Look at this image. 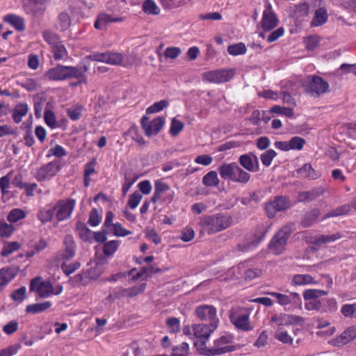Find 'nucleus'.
<instances>
[{
    "mask_svg": "<svg viewBox=\"0 0 356 356\" xmlns=\"http://www.w3.org/2000/svg\"><path fill=\"white\" fill-rule=\"evenodd\" d=\"M232 224V218L222 213L204 216L199 225L202 233L209 235L216 234L228 228Z\"/></svg>",
    "mask_w": 356,
    "mask_h": 356,
    "instance_id": "nucleus-1",
    "label": "nucleus"
},
{
    "mask_svg": "<svg viewBox=\"0 0 356 356\" xmlns=\"http://www.w3.org/2000/svg\"><path fill=\"white\" fill-rule=\"evenodd\" d=\"M234 337L229 333H224L213 341L211 347L200 344L202 355L206 356H216L232 352L236 350L233 345Z\"/></svg>",
    "mask_w": 356,
    "mask_h": 356,
    "instance_id": "nucleus-2",
    "label": "nucleus"
},
{
    "mask_svg": "<svg viewBox=\"0 0 356 356\" xmlns=\"http://www.w3.org/2000/svg\"><path fill=\"white\" fill-rule=\"evenodd\" d=\"M30 289L41 298H49L62 293L63 286L58 284L54 286L50 282L44 281L41 277H35L30 283Z\"/></svg>",
    "mask_w": 356,
    "mask_h": 356,
    "instance_id": "nucleus-3",
    "label": "nucleus"
},
{
    "mask_svg": "<svg viewBox=\"0 0 356 356\" xmlns=\"http://www.w3.org/2000/svg\"><path fill=\"white\" fill-rule=\"evenodd\" d=\"M216 321L209 324L198 323L193 325V337L195 339L194 346L197 351L202 355L201 346H206L211 334L217 329Z\"/></svg>",
    "mask_w": 356,
    "mask_h": 356,
    "instance_id": "nucleus-4",
    "label": "nucleus"
},
{
    "mask_svg": "<svg viewBox=\"0 0 356 356\" xmlns=\"http://www.w3.org/2000/svg\"><path fill=\"white\" fill-rule=\"evenodd\" d=\"M267 294L274 297L276 302L285 310L292 311L302 307V299L299 293L291 292L284 294L278 292H268Z\"/></svg>",
    "mask_w": 356,
    "mask_h": 356,
    "instance_id": "nucleus-5",
    "label": "nucleus"
},
{
    "mask_svg": "<svg viewBox=\"0 0 356 356\" xmlns=\"http://www.w3.org/2000/svg\"><path fill=\"white\" fill-rule=\"evenodd\" d=\"M80 76L79 72L73 66L58 65L49 69L45 74L47 79L53 81H61L65 79H74V76Z\"/></svg>",
    "mask_w": 356,
    "mask_h": 356,
    "instance_id": "nucleus-6",
    "label": "nucleus"
},
{
    "mask_svg": "<svg viewBox=\"0 0 356 356\" xmlns=\"http://www.w3.org/2000/svg\"><path fill=\"white\" fill-rule=\"evenodd\" d=\"M251 309L238 307L233 309L229 318L232 323L238 329L243 331H250L253 329L250 322Z\"/></svg>",
    "mask_w": 356,
    "mask_h": 356,
    "instance_id": "nucleus-7",
    "label": "nucleus"
},
{
    "mask_svg": "<svg viewBox=\"0 0 356 356\" xmlns=\"http://www.w3.org/2000/svg\"><path fill=\"white\" fill-rule=\"evenodd\" d=\"M175 192L172 191L168 184L162 180L154 182V192L152 197L154 203L161 201L163 203H170L173 201Z\"/></svg>",
    "mask_w": 356,
    "mask_h": 356,
    "instance_id": "nucleus-8",
    "label": "nucleus"
},
{
    "mask_svg": "<svg viewBox=\"0 0 356 356\" xmlns=\"http://www.w3.org/2000/svg\"><path fill=\"white\" fill-rule=\"evenodd\" d=\"M291 233V228L289 226H285L280 229L268 245L270 251L274 254H281L285 249Z\"/></svg>",
    "mask_w": 356,
    "mask_h": 356,
    "instance_id": "nucleus-9",
    "label": "nucleus"
},
{
    "mask_svg": "<svg viewBox=\"0 0 356 356\" xmlns=\"http://www.w3.org/2000/svg\"><path fill=\"white\" fill-rule=\"evenodd\" d=\"M141 125L147 137L157 135L165 123V118L159 116L152 120L144 115L141 118Z\"/></svg>",
    "mask_w": 356,
    "mask_h": 356,
    "instance_id": "nucleus-10",
    "label": "nucleus"
},
{
    "mask_svg": "<svg viewBox=\"0 0 356 356\" xmlns=\"http://www.w3.org/2000/svg\"><path fill=\"white\" fill-rule=\"evenodd\" d=\"M76 201L73 199L62 200L54 207L55 218L58 221H63L70 218L75 207Z\"/></svg>",
    "mask_w": 356,
    "mask_h": 356,
    "instance_id": "nucleus-11",
    "label": "nucleus"
},
{
    "mask_svg": "<svg viewBox=\"0 0 356 356\" xmlns=\"http://www.w3.org/2000/svg\"><path fill=\"white\" fill-rule=\"evenodd\" d=\"M233 70L220 69L206 72L203 74L204 80L213 83H221L229 81L234 76Z\"/></svg>",
    "mask_w": 356,
    "mask_h": 356,
    "instance_id": "nucleus-12",
    "label": "nucleus"
},
{
    "mask_svg": "<svg viewBox=\"0 0 356 356\" xmlns=\"http://www.w3.org/2000/svg\"><path fill=\"white\" fill-rule=\"evenodd\" d=\"M278 19L273 10L270 3L265 1V10L263 12L262 19L261 21V29L266 31H270L277 26Z\"/></svg>",
    "mask_w": 356,
    "mask_h": 356,
    "instance_id": "nucleus-13",
    "label": "nucleus"
},
{
    "mask_svg": "<svg viewBox=\"0 0 356 356\" xmlns=\"http://www.w3.org/2000/svg\"><path fill=\"white\" fill-rule=\"evenodd\" d=\"M290 202L285 197H276L266 205V211L269 218H273L277 212L289 208Z\"/></svg>",
    "mask_w": 356,
    "mask_h": 356,
    "instance_id": "nucleus-14",
    "label": "nucleus"
},
{
    "mask_svg": "<svg viewBox=\"0 0 356 356\" xmlns=\"http://www.w3.org/2000/svg\"><path fill=\"white\" fill-rule=\"evenodd\" d=\"M216 312V309L213 306L208 305H200L195 309V315L200 320L210 323L216 321L218 325L219 319L217 318Z\"/></svg>",
    "mask_w": 356,
    "mask_h": 356,
    "instance_id": "nucleus-15",
    "label": "nucleus"
},
{
    "mask_svg": "<svg viewBox=\"0 0 356 356\" xmlns=\"http://www.w3.org/2000/svg\"><path fill=\"white\" fill-rule=\"evenodd\" d=\"M90 59H86V57L81 63L79 67H75L76 69L79 72L80 76H74V80H72L70 82V86L73 88H86L87 87V77L85 74L89 70Z\"/></svg>",
    "mask_w": 356,
    "mask_h": 356,
    "instance_id": "nucleus-16",
    "label": "nucleus"
},
{
    "mask_svg": "<svg viewBox=\"0 0 356 356\" xmlns=\"http://www.w3.org/2000/svg\"><path fill=\"white\" fill-rule=\"evenodd\" d=\"M60 165L58 161L49 162L42 166L37 172L36 178L39 181L49 179L55 176L60 170Z\"/></svg>",
    "mask_w": 356,
    "mask_h": 356,
    "instance_id": "nucleus-17",
    "label": "nucleus"
},
{
    "mask_svg": "<svg viewBox=\"0 0 356 356\" xmlns=\"http://www.w3.org/2000/svg\"><path fill=\"white\" fill-rule=\"evenodd\" d=\"M270 322L275 323L276 325L280 327L283 325L302 324L304 322V318L299 316L280 314L273 315L270 318Z\"/></svg>",
    "mask_w": 356,
    "mask_h": 356,
    "instance_id": "nucleus-18",
    "label": "nucleus"
},
{
    "mask_svg": "<svg viewBox=\"0 0 356 356\" xmlns=\"http://www.w3.org/2000/svg\"><path fill=\"white\" fill-rule=\"evenodd\" d=\"M240 164L248 171L256 172L259 170L258 157L253 154H243L239 157Z\"/></svg>",
    "mask_w": 356,
    "mask_h": 356,
    "instance_id": "nucleus-19",
    "label": "nucleus"
},
{
    "mask_svg": "<svg viewBox=\"0 0 356 356\" xmlns=\"http://www.w3.org/2000/svg\"><path fill=\"white\" fill-rule=\"evenodd\" d=\"M355 338L356 327L350 326L334 339L333 344L338 346H343L353 341Z\"/></svg>",
    "mask_w": 356,
    "mask_h": 356,
    "instance_id": "nucleus-20",
    "label": "nucleus"
},
{
    "mask_svg": "<svg viewBox=\"0 0 356 356\" xmlns=\"http://www.w3.org/2000/svg\"><path fill=\"white\" fill-rule=\"evenodd\" d=\"M317 283L318 281L309 274H296L291 277V284L294 286L314 285Z\"/></svg>",
    "mask_w": 356,
    "mask_h": 356,
    "instance_id": "nucleus-21",
    "label": "nucleus"
},
{
    "mask_svg": "<svg viewBox=\"0 0 356 356\" xmlns=\"http://www.w3.org/2000/svg\"><path fill=\"white\" fill-rule=\"evenodd\" d=\"M123 20V17H113L108 14L101 13L98 15L97 19L95 22L94 26L97 29L104 30L106 29L108 24L111 22H120Z\"/></svg>",
    "mask_w": 356,
    "mask_h": 356,
    "instance_id": "nucleus-22",
    "label": "nucleus"
},
{
    "mask_svg": "<svg viewBox=\"0 0 356 356\" xmlns=\"http://www.w3.org/2000/svg\"><path fill=\"white\" fill-rule=\"evenodd\" d=\"M238 165L236 163H224L218 168L219 174L222 179L233 181L236 175L235 172Z\"/></svg>",
    "mask_w": 356,
    "mask_h": 356,
    "instance_id": "nucleus-23",
    "label": "nucleus"
},
{
    "mask_svg": "<svg viewBox=\"0 0 356 356\" xmlns=\"http://www.w3.org/2000/svg\"><path fill=\"white\" fill-rule=\"evenodd\" d=\"M145 288L146 284L142 283L138 286H135L131 288L120 289L117 293V297H134L143 293L145 291Z\"/></svg>",
    "mask_w": 356,
    "mask_h": 356,
    "instance_id": "nucleus-24",
    "label": "nucleus"
},
{
    "mask_svg": "<svg viewBox=\"0 0 356 356\" xmlns=\"http://www.w3.org/2000/svg\"><path fill=\"white\" fill-rule=\"evenodd\" d=\"M342 237L339 232L334 233L331 235H319L314 238L313 244L318 248L324 244L333 243Z\"/></svg>",
    "mask_w": 356,
    "mask_h": 356,
    "instance_id": "nucleus-25",
    "label": "nucleus"
},
{
    "mask_svg": "<svg viewBox=\"0 0 356 356\" xmlns=\"http://www.w3.org/2000/svg\"><path fill=\"white\" fill-rule=\"evenodd\" d=\"M328 19L327 10L325 8H319L316 10L314 18L311 21V26L314 27L324 24Z\"/></svg>",
    "mask_w": 356,
    "mask_h": 356,
    "instance_id": "nucleus-26",
    "label": "nucleus"
},
{
    "mask_svg": "<svg viewBox=\"0 0 356 356\" xmlns=\"http://www.w3.org/2000/svg\"><path fill=\"white\" fill-rule=\"evenodd\" d=\"M63 245V257L67 259L74 257L75 255V243L71 235H67L65 237Z\"/></svg>",
    "mask_w": 356,
    "mask_h": 356,
    "instance_id": "nucleus-27",
    "label": "nucleus"
},
{
    "mask_svg": "<svg viewBox=\"0 0 356 356\" xmlns=\"http://www.w3.org/2000/svg\"><path fill=\"white\" fill-rule=\"evenodd\" d=\"M15 276L14 270L10 268H3L0 269V293L3 291Z\"/></svg>",
    "mask_w": 356,
    "mask_h": 356,
    "instance_id": "nucleus-28",
    "label": "nucleus"
},
{
    "mask_svg": "<svg viewBox=\"0 0 356 356\" xmlns=\"http://www.w3.org/2000/svg\"><path fill=\"white\" fill-rule=\"evenodd\" d=\"M307 83L310 89H327L329 88V84L325 81L316 75L308 76Z\"/></svg>",
    "mask_w": 356,
    "mask_h": 356,
    "instance_id": "nucleus-29",
    "label": "nucleus"
},
{
    "mask_svg": "<svg viewBox=\"0 0 356 356\" xmlns=\"http://www.w3.org/2000/svg\"><path fill=\"white\" fill-rule=\"evenodd\" d=\"M76 232L83 241L90 243H92L93 232L84 223L78 222L76 224Z\"/></svg>",
    "mask_w": 356,
    "mask_h": 356,
    "instance_id": "nucleus-30",
    "label": "nucleus"
},
{
    "mask_svg": "<svg viewBox=\"0 0 356 356\" xmlns=\"http://www.w3.org/2000/svg\"><path fill=\"white\" fill-rule=\"evenodd\" d=\"M274 338L286 345H292L293 338L282 327L277 328L274 333Z\"/></svg>",
    "mask_w": 356,
    "mask_h": 356,
    "instance_id": "nucleus-31",
    "label": "nucleus"
},
{
    "mask_svg": "<svg viewBox=\"0 0 356 356\" xmlns=\"http://www.w3.org/2000/svg\"><path fill=\"white\" fill-rule=\"evenodd\" d=\"M298 174L301 177L309 178L311 179H316L320 177V174L309 163L305 164L301 168H300L298 170Z\"/></svg>",
    "mask_w": 356,
    "mask_h": 356,
    "instance_id": "nucleus-32",
    "label": "nucleus"
},
{
    "mask_svg": "<svg viewBox=\"0 0 356 356\" xmlns=\"http://www.w3.org/2000/svg\"><path fill=\"white\" fill-rule=\"evenodd\" d=\"M54 58L56 60H66L68 58V52L60 41L58 44L51 47Z\"/></svg>",
    "mask_w": 356,
    "mask_h": 356,
    "instance_id": "nucleus-33",
    "label": "nucleus"
},
{
    "mask_svg": "<svg viewBox=\"0 0 356 356\" xmlns=\"http://www.w3.org/2000/svg\"><path fill=\"white\" fill-rule=\"evenodd\" d=\"M27 247L30 250H26V257H31L36 253L44 249L46 247V243L42 240L32 241L27 245Z\"/></svg>",
    "mask_w": 356,
    "mask_h": 356,
    "instance_id": "nucleus-34",
    "label": "nucleus"
},
{
    "mask_svg": "<svg viewBox=\"0 0 356 356\" xmlns=\"http://www.w3.org/2000/svg\"><path fill=\"white\" fill-rule=\"evenodd\" d=\"M51 305L52 303L50 301H44L40 303H35L26 306V312L30 314L41 313L48 309L49 307H51Z\"/></svg>",
    "mask_w": 356,
    "mask_h": 356,
    "instance_id": "nucleus-35",
    "label": "nucleus"
},
{
    "mask_svg": "<svg viewBox=\"0 0 356 356\" xmlns=\"http://www.w3.org/2000/svg\"><path fill=\"white\" fill-rule=\"evenodd\" d=\"M251 115L248 118V120L251 122L252 124L258 125L260 122V112L258 110L252 109V108L249 105H246L245 106L240 108V112L245 115L249 112H251Z\"/></svg>",
    "mask_w": 356,
    "mask_h": 356,
    "instance_id": "nucleus-36",
    "label": "nucleus"
},
{
    "mask_svg": "<svg viewBox=\"0 0 356 356\" xmlns=\"http://www.w3.org/2000/svg\"><path fill=\"white\" fill-rule=\"evenodd\" d=\"M3 22L10 24L16 30H22V19L15 14H8L3 16Z\"/></svg>",
    "mask_w": 356,
    "mask_h": 356,
    "instance_id": "nucleus-37",
    "label": "nucleus"
},
{
    "mask_svg": "<svg viewBox=\"0 0 356 356\" xmlns=\"http://www.w3.org/2000/svg\"><path fill=\"white\" fill-rule=\"evenodd\" d=\"M96 160L93 159L90 162L88 163L85 165L84 169V186L88 187L90 183V176L95 175L96 173L95 165H96Z\"/></svg>",
    "mask_w": 356,
    "mask_h": 356,
    "instance_id": "nucleus-38",
    "label": "nucleus"
},
{
    "mask_svg": "<svg viewBox=\"0 0 356 356\" xmlns=\"http://www.w3.org/2000/svg\"><path fill=\"white\" fill-rule=\"evenodd\" d=\"M120 244V241L111 240L104 243L103 247L104 254L107 257H112L117 251Z\"/></svg>",
    "mask_w": 356,
    "mask_h": 356,
    "instance_id": "nucleus-39",
    "label": "nucleus"
},
{
    "mask_svg": "<svg viewBox=\"0 0 356 356\" xmlns=\"http://www.w3.org/2000/svg\"><path fill=\"white\" fill-rule=\"evenodd\" d=\"M142 9L144 13L148 15H158L160 13V8L153 0H145Z\"/></svg>",
    "mask_w": 356,
    "mask_h": 356,
    "instance_id": "nucleus-40",
    "label": "nucleus"
},
{
    "mask_svg": "<svg viewBox=\"0 0 356 356\" xmlns=\"http://www.w3.org/2000/svg\"><path fill=\"white\" fill-rule=\"evenodd\" d=\"M242 270H244V264H241L237 266L229 268L227 275L223 278L224 280L239 279L242 277Z\"/></svg>",
    "mask_w": 356,
    "mask_h": 356,
    "instance_id": "nucleus-41",
    "label": "nucleus"
},
{
    "mask_svg": "<svg viewBox=\"0 0 356 356\" xmlns=\"http://www.w3.org/2000/svg\"><path fill=\"white\" fill-rule=\"evenodd\" d=\"M235 173L236 175L234 177V182L245 184L248 183L250 179V175L248 172L244 171L238 165L236 168Z\"/></svg>",
    "mask_w": 356,
    "mask_h": 356,
    "instance_id": "nucleus-42",
    "label": "nucleus"
},
{
    "mask_svg": "<svg viewBox=\"0 0 356 356\" xmlns=\"http://www.w3.org/2000/svg\"><path fill=\"white\" fill-rule=\"evenodd\" d=\"M324 191L321 188H315L310 191L304 192L300 194L299 198L302 201H311L316 199L323 193Z\"/></svg>",
    "mask_w": 356,
    "mask_h": 356,
    "instance_id": "nucleus-43",
    "label": "nucleus"
},
{
    "mask_svg": "<svg viewBox=\"0 0 356 356\" xmlns=\"http://www.w3.org/2000/svg\"><path fill=\"white\" fill-rule=\"evenodd\" d=\"M320 215L319 209H314L308 213L302 221V224L304 227H307L312 225L317 221V219Z\"/></svg>",
    "mask_w": 356,
    "mask_h": 356,
    "instance_id": "nucleus-44",
    "label": "nucleus"
},
{
    "mask_svg": "<svg viewBox=\"0 0 356 356\" xmlns=\"http://www.w3.org/2000/svg\"><path fill=\"white\" fill-rule=\"evenodd\" d=\"M270 113L284 115L288 118H293L294 113L292 108L284 107L281 106H274L270 108Z\"/></svg>",
    "mask_w": 356,
    "mask_h": 356,
    "instance_id": "nucleus-45",
    "label": "nucleus"
},
{
    "mask_svg": "<svg viewBox=\"0 0 356 356\" xmlns=\"http://www.w3.org/2000/svg\"><path fill=\"white\" fill-rule=\"evenodd\" d=\"M55 216L54 207L47 206L38 213V218L42 222L50 221Z\"/></svg>",
    "mask_w": 356,
    "mask_h": 356,
    "instance_id": "nucleus-46",
    "label": "nucleus"
},
{
    "mask_svg": "<svg viewBox=\"0 0 356 356\" xmlns=\"http://www.w3.org/2000/svg\"><path fill=\"white\" fill-rule=\"evenodd\" d=\"M202 182L206 186H217L219 183L217 172L215 171H210L203 177Z\"/></svg>",
    "mask_w": 356,
    "mask_h": 356,
    "instance_id": "nucleus-47",
    "label": "nucleus"
},
{
    "mask_svg": "<svg viewBox=\"0 0 356 356\" xmlns=\"http://www.w3.org/2000/svg\"><path fill=\"white\" fill-rule=\"evenodd\" d=\"M42 36L44 41L47 42L51 47L58 44L60 42L59 36L49 30L43 31Z\"/></svg>",
    "mask_w": 356,
    "mask_h": 356,
    "instance_id": "nucleus-48",
    "label": "nucleus"
},
{
    "mask_svg": "<svg viewBox=\"0 0 356 356\" xmlns=\"http://www.w3.org/2000/svg\"><path fill=\"white\" fill-rule=\"evenodd\" d=\"M326 294L327 292L325 291L312 289L305 290L303 292L302 296L305 300H307L310 299L317 300L318 298Z\"/></svg>",
    "mask_w": 356,
    "mask_h": 356,
    "instance_id": "nucleus-49",
    "label": "nucleus"
},
{
    "mask_svg": "<svg viewBox=\"0 0 356 356\" xmlns=\"http://www.w3.org/2000/svg\"><path fill=\"white\" fill-rule=\"evenodd\" d=\"M21 247V245L18 242H8L3 245V249L1 250V254L3 257H7L14 252L19 250Z\"/></svg>",
    "mask_w": 356,
    "mask_h": 356,
    "instance_id": "nucleus-50",
    "label": "nucleus"
},
{
    "mask_svg": "<svg viewBox=\"0 0 356 356\" xmlns=\"http://www.w3.org/2000/svg\"><path fill=\"white\" fill-rule=\"evenodd\" d=\"M71 24L70 16L66 13H61L58 17V29L61 31L67 30Z\"/></svg>",
    "mask_w": 356,
    "mask_h": 356,
    "instance_id": "nucleus-51",
    "label": "nucleus"
},
{
    "mask_svg": "<svg viewBox=\"0 0 356 356\" xmlns=\"http://www.w3.org/2000/svg\"><path fill=\"white\" fill-rule=\"evenodd\" d=\"M33 100H34V108H35V115L39 117L41 115L43 104L45 102L44 92H42L38 93L34 97Z\"/></svg>",
    "mask_w": 356,
    "mask_h": 356,
    "instance_id": "nucleus-52",
    "label": "nucleus"
},
{
    "mask_svg": "<svg viewBox=\"0 0 356 356\" xmlns=\"http://www.w3.org/2000/svg\"><path fill=\"white\" fill-rule=\"evenodd\" d=\"M247 49L245 45L239 42L235 44L229 45L227 47V52L232 56H238L245 54L246 53Z\"/></svg>",
    "mask_w": 356,
    "mask_h": 356,
    "instance_id": "nucleus-53",
    "label": "nucleus"
},
{
    "mask_svg": "<svg viewBox=\"0 0 356 356\" xmlns=\"http://www.w3.org/2000/svg\"><path fill=\"white\" fill-rule=\"evenodd\" d=\"M350 210V205H349V204L342 205V206L337 208L336 209L327 213L323 219H326V218H331V217H337V216H339L341 215L347 214V213H348Z\"/></svg>",
    "mask_w": 356,
    "mask_h": 356,
    "instance_id": "nucleus-54",
    "label": "nucleus"
},
{
    "mask_svg": "<svg viewBox=\"0 0 356 356\" xmlns=\"http://www.w3.org/2000/svg\"><path fill=\"white\" fill-rule=\"evenodd\" d=\"M168 106V101L163 99L159 102H155L152 106H149L146 110V114L156 113L163 111Z\"/></svg>",
    "mask_w": 356,
    "mask_h": 356,
    "instance_id": "nucleus-55",
    "label": "nucleus"
},
{
    "mask_svg": "<svg viewBox=\"0 0 356 356\" xmlns=\"http://www.w3.org/2000/svg\"><path fill=\"white\" fill-rule=\"evenodd\" d=\"M261 274V270L257 268H248L245 264H244V270H242L241 278L245 280H251L257 277Z\"/></svg>",
    "mask_w": 356,
    "mask_h": 356,
    "instance_id": "nucleus-56",
    "label": "nucleus"
},
{
    "mask_svg": "<svg viewBox=\"0 0 356 356\" xmlns=\"http://www.w3.org/2000/svg\"><path fill=\"white\" fill-rule=\"evenodd\" d=\"M111 231L115 236L120 237H124L131 234V231L126 229L119 222L113 224L111 227Z\"/></svg>",
    "mask_w": 356,
    "mask_h": 356,
    "instance_id": "nucleus-57",
    "label": "nucleus"
},
{
    "mask_svg": "<svg viewBox=\"0 0 356 356\" xmlns=\"http://www.w3.org/2000/svg\"><path fill=\"white\" fill-rule=\"evenodd\" d=\"M305 144V140L299 136H294L289 140L290 150H301Z\"/></svg>",
    "mask_w": 356,
    "mask_h": 356,
    "instance_id": "nucleus-58",
    "label": "nucleus"
},
{
    "mask_svg": "<svg viewBox=\"0 0 356 356\" xmlns=\"http://www.w3.org/2000/svg\"><path fill=\"white\" fill-rule=\"evenodd\" d=\"M44 119L45 123L51 129H56L58 124L56 120V118L53 111L50 110H46L44 114Z\"/></svg>",
    "mask_w": 356,
    "mask_h": 356,
    "instance_id": "nucleus-59",
    "label": "nucleus"
},
{
    "mask_svg": "<svg viewBox=\"0 0 356 356\" xmlns=\"http://www.w3.org/2000/svg\"><path fill=\"white\" fill-rule=\"evenodd\" d=\"M107 64L110 65H122L123 64V56L120 53L117 52H108Z\"/></svg>",
    "mask_w": 356,
    "mask_h": 356,
    "instance_id": "nucleus-60",
    "label": "nucleus"
},
{
    "mask_svg": "<svg viewBox=\"0 0 356 356\" xmlns=\"http://www.w3.org/2000/svg\"><path fill=\"white\" fill-rule=\"evenodd\" d=\"M138 179V177L137 176L132 177L128 173L125 174L124 181L122 186V191L124 195L127 193L131 186Z\"/></svg>",
    "mask_w": 356,
    "mask_h": 356,
    "instance_id": "nucleus-61",
    "label": "nucleus"
},
{
    "mask_svg": "<svg viewBox=\"0 0 356 356\" xmlns=\"http://www.w3.org/2000/svg\"><path fill=\"white\" fill-rule=\"evenodd\" d=\"M14 232L12 225L8 224L3 220L0 221V236L2 238L10 237Z\"/></svg>",
    "mask_w": 356,
    "mask_h": 356,
    "instance_id": "nucleus-62",
    "label": "nucleus"
},
{
    "mask_svg": "<svg viewBox=\"0 0 356 356\" xmlns=\"http://www.w3.org/2000/svg\"><path fill=\"white\" fill-rule=\"evenodd\" d=\"M184 129V123L180 120L173 118L171 121L170 134L172 136H177Z\"/></svg>",
    "mask_w": 356,
    "mask_h": 356,
    "instance_id": "nucleus-63",
    "label": "nucleus"
},
{
    "mask_svg": "<svg viewBox=\"0 0 356 356\" xmlns=\"http://www.w3.org/2000/svg\"><path fill=\"white\" fill-rule=\"evenodd\" d=\"M188 344L186 342H183L172 349V356H186L188 353Z\"/></svg>",
    "mask_w": 356,
    "mask_h": 356,
    "instance_id": "nucleus-64",
    "label": "nucleus"
}]
</instances>
